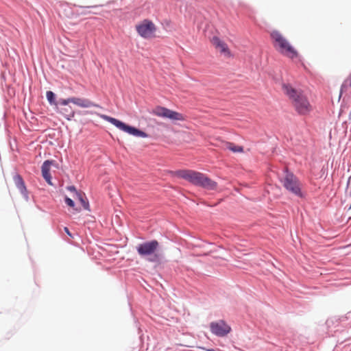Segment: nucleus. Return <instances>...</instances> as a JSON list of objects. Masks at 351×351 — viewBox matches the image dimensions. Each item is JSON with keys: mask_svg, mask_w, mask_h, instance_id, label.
<instances>
[{"mask_svg": "<svg viewBox=\"0 0 351 351\" xmlns=\"http://www.w3.org/2000/svg\"><path fill=\"white\" fill-rule=\"evenodd\" d=\"M171 174L186 180L193 186L207 191H215L218 186L217 182L212 180L206 174L195 170L189 169H178L172 171Z\"/></svg>", "mask_w": 351, "mask_h": 351, "instance_id": "1", "label": "nucleus"}, {"mask_svg": "<svg viewBox=\"0 0 351 351\" xmlns=\"http://www.w3.org/2000/svg\"><path fill=\"white\" fill-rule=\"evenodd\" d=\"M136 250L141 258L149 263L160 264L164 259L159 242L156 239L139 243L136 247Z\"/></svg>", "mask_w": 351, "mask_h": 351, "instance_id": "2", "label": "nucleus"}, {"mask_svg": "<svg viewBox=\"0 0 351 351\" xmlns=\"http://www.w3.org/2000/svg\"><path fill=\"white\" fill-rule=\"evenodd\" d=\"M97 115L101 119L111 123L114 127H116L117 129L120 130L121 131H122L128 134H130V135L135 136V137L143 138H147L149 136V135L145 131H143L135 126L128 124L121 120H119L118 119H116L114 117H110V116H108L106 114L97 113Z\"/></svg>", "mask_w": 351, "mask_h": 351, "instance_id": "3", "label": "nucleus"}, {"mask_svg": "<svg viewBox=\"0 0 351 351\" xmlns=\"http://www.w3.org/2000/svg\"><path fill=\"white\" fill-rule=\"evenodd\" d=\"M283 172L285 177L279 180L283 187L290 193L304 198L305 195L302 192L299 178L288 167H285Z\"/></svg>", "mask_w": 351, "mask_h": 351, "instance_id": "4", "label": "nucleus"}, {"mask_svg": "<svg viewBox=\"0 0 351 351\" xmlns=\"http://www.w3.org/2000/svg\"><path fill=\"white\" fill-rule=\"evenodd\" d=\"M271 37L278 44L280 53L291 60L299 58L301 60L302 57L299 55L298 51L278 31H273L271 33Z\"/></svg>", "mask_w": 351, "mask_h": 351, "instance_id": "5", "label": "nucleus"}, {"mask_svg": "<svg viewBox=\"0 0 351 351\" xmlns=\"http://www.w3.org/2000/svg\"><path fill=\"white\" fill-rule=\"evenodd\" d=\"M153 113L158 117L169 119L173 122L184 121L185 120V117L182 113L161 106H157L153 110Z\"/></svg>", "mask_w": 351, "mask_h": 351, "instance_id": "6", "label": "nucleus"}, {"mask_svg": "<svg viewBox=\"0 0 351 351\" xmlns=\"http://www.w3.org/2000/svg\"><path fill=\"white\" fill-rule=\"evenodd\" d=\"M210 332L218 337H226L232 331V328L224 319H218L210 323Z\"/></svg>", "mask_w": 351, "mask_h": 351, "instance_id": "7", "label": "nucleus"}, {"mask_svg": "<svg viewBox=\"0 0 351 351\" xmlns=\"http://www.w3.org/2000/svg\"><path fill=\"white\" fill-rule=\"evenodd\" d=\"M137 33L143 38L151 37L156 30L154 23L149 20L144 19L140 24L136 26Z\"/></svg>", "mask_w": 351, "mask_h": 351, "instance_id": "8", "label": "nucleus"}, {"mask_svg": "<svg viewBox=\"0 0 351 351\" xmlns=\"http://www.w3.org/2000/svg\"><path fill=\"white\" fill-rule=\"evenodd\" d=\"M292 102L295 111L300 115H305L311 110L310 103L304 93Z\"/></svg>", "mask_w": 351, "mask_h": 351, "instance_id": "9", "label": "nucleus"}, {"mask_svg": "<svg viewBox=\"0 0 351 351\" xmlns=\"http://www.w3.org/2000/svg\"><path fill=\"white\" fill-rule=\"evenodd\" d=\"M56 164L53 160H46L41 166V174L45 182L50 186H53L52 182V176L50 173L51 165Z\"/></svg>", "mask_w": 351, "mask_h": 351, "instance_id": "10", "label": "nucleus"}, {"mask_svg": "<svg viewBox=\"0 0 351 351\" xmlns=\"http://www.w3.org/2000/svg\"><path fill=\"white\" fill-rule=\"evenodd\" d=\"M282 89L283 90L284 94L291 101H293L296 98L300 96V95L303 94V91L302 90H298L295 88H293L291 84L289 83L283 82L282 84Z\"/></svg>", "mask_w": 351, "mask_h": 351, "instance_id": "11", "label": "nucleus"}, {"mask_svg": "<svg viewBox=\"0 0 351 351\" xmlns=\"http://www.w3.org/2000/svg\"><path fill=\"white\" fill-rule=\"evenodd\" d=\"M212 42L215 48L219 49L221 53L228 57L232 56L228 45L224 41L221 40L218 36H214L213 37Z\"/></svg>", "mask_w": 351, "mask_h": 351, "instance_id": "12", "label": "nucleus"}, {"mask_svg": "<svg viewBox=\"0 0 351 351\" xmlns=\"http://www.w3.org/2000/svg\"><path fill=\"white\" fill-rule=\"evenodd\" d=\"M71 103H73L75 105H77V106L82 107V108H90V107H96V108H100L101 106L95 104L90 100L85 98H80V97H70Z\"/></svg>", "mask_w": 351, "mask_h": 351, "instance_id": "13", "label": "nucleus"}, {"mask_svg": "<svg viewBox=\"0 0 351 351\" xmlns=\"http://www.w3.org/2000/svg\"><path fill=\"white\" fill-rule=\"evenodd\" d=\"M57 113L62 114L66 120L71 121L75 117V111L71 106H67L55 110Z\"/></svg>", "mask_w": 351, "mask_h": 351, "instance_id": "14", "label": "nucleus"}, {"mask_svg": "<svg viewBox=\"0 0 351 351\" xmlns=\"http://www.w3.org/2000/svg\"><path fill=\"white\" fill-rule=\"evenodd\" d=\"M12 178H13L14 184H15L16 187L17 188V189L19 191V192H21L22 191H25V189H27V186H26L25 182L24 181V179L16 171H15L13 173Z\"/></svg>", "mask_w": 351, "mask_h": 351, "instance_id": "15", "label": "nucleus"}, {"mask_svg": "<svg viewBox=\"0 0 351 351\" xmlns=\"http://www.w3.org/2000/svg\"><path fill=\"white\" fill-rule=\"evenodd\" d=\"M350 318H351V312H348L346 315L343 316H335L333 317H330L326 320V324L328 327L335 324L337 326L339 323L344 322L345 320L348 319Z\"/></svg>", "mask_w": 351, "mask_h": 351, "instance_id": "16", "label": "nucleus"}, {"mask_svg": "<svg viewBox=\"0 0 351 351\" xmlns=\"http://www.w3.org/2000/svg\"><path fill=\"white\" fill-rule=\"evenodd\" d=\"M79 202H80L81 205L84 208V210L90 211V204L89 202L85 195V193H82L81 192L80 193H77V195L76 196Z\"/></svg>", "mask_w": 351, "mask_h": 351, "instance_id": "17", "label": "nucleus"}, {"mask_svg": "<svg viewBox=\"0 0 351 351\" xmlns=\"http://www.w3.org/2000/svg\"><path fill=\"white\" fill-rule=\"evenodd\" d=\"M46 98L50 106H53V108L57 106V96L55 93L51 90L46 92Z\"/></svg>", "mask_w": 351, "mask_h": 351, "instance_id": "18", "label": "nucleus"}, {"mask_svg": "<svg viewBox=\"0 0 351 351\" xmlns=\"http://www.w3.org/2000/svg\"><path fill=\"white\" fill-rule=\"evenodd\" d=\"M227 149L233 153H243L244 152V148L243 146L237 145L231 142L227 143Z\"/></svg>", "mask_w": 351, "mask_h": 351, "instance_id": "19", "label": "nucleus"}, {"mask_svg": "<svg viewBox=\"0 0 351 351\" xmlns=\"http://www.w3.org/2000/svg\"><path fill=\"white\" fill-rule=\"evenodd\" d=\"M64 200L66 206L71 208L75 212L80 213L81 211V208L76 206L75 201L69 197L67 195L64 196Z\"/></svg>", "mask_w": 351, "mask_h": 351, "instance_id": "20", "label": "nucleus"}, {"mask_svg": "<svg viewBox=\"0 0 351 351\" xmlns=\"http://www.w3.org/2000/svg\"><path fill=\"white\" fill-rule=\"evenodd\" d=\"M75 6L79 7L80 8H82L83 10V11L81 12V14L86 15V14H90V13L94 14H97L98 13L96 12H91V11H88L87 10L90 9V8H97L99 7H102L103 5H91V6H82V5H75Z\"/></svg>", "mask_w": 351, "mask_h": 351, "instance_id": "21", "label": "nucleus"}, {"mask_svg": "<svg viewBox=\"0 0 351 351\" xmlns=\"http://www.w3.org/2000/svg\"><path fill=\"white\" fill-rule=\"evenodd\" d=\"M69 103H71L70 97L66 99L60 98L58 99L57 106L54 108V110H56L60 108H62V106H67Z\"/></svg>", "mask_w": 351, "mask_h": 351, "instance_id": "22", "label": "nucleus"}, {"mask_svg": "<svg viewBox=\"0 0 351 351\" xmlns=\"http://www.w3.org/2000/svg\"><path fill=\"white\" fill-rule=\"evenodd\" d=\"M348 108V104L346 103L345 101V99H343V101L341 104V106H340V110H339V115H341L343 114L346 110H347Z\"/></svg>", "mask_w": 351, "mask_h": 351, "instance_id": "23", "label": "nucleus"}, {"mask_svg": "<svg viewBox=\"0 0 351 351\" xmlns=\"http://www.w3.org/2000/svg\"><path fill=\"white\" fill-rule=\"evenodd\" d=\"M348 88V81H344L342 84L341 85V88H340V93H339V99H340V98L342 96V94H343V92L345 89H347Z\"/></svg>", "mask_w": 351, "mask_h": 351, "instance_id": "24", "label": "nucleus"}, {"mask_svg": "<svg viewBox=\"0 0 351 351\" xmlns=\"http://www.w3.org/2000/svg\"><path fill=\"white\" fill-rule=\"evenodd\" d=\"M66 189L72 193H75V195H77V193H80V192L78 191L76 189V187L74 185H70L66 187Z\"/></svg>", "mask_w": 351, "mask_h": 351, "instance_id": "25", "label": "nucleus"}, {"mask_svg": "<svg viewBox=\"0 0 351 351\" xmlns=\"http://www.w3.org/2000/svg\"><path fill=\"white\" fill-rule=\"evenodd\" d=\"M161 24L162 25V26H164L165 27H171V20L169 19H163Z\"/></svg>", "mask_w": 351, "mask_h": 351, "instance_id": "26", "label": "nucleus"}, {"mask_svg": "<svg viewBox=\"0 0 351 351\" xmlns=\"http://www.w3.org/2000/svg\"><path fill=\"white\" fill-rule=\"evenodd\" d=\"M20 193H21V194L22 195V196L23 197V198L25 199V200L26 202H29V193H28L27 189H25V191H21Z\"/></svg>", "mask_w": 351, "mask_h": 351, "instance_id": "27", "label": "nucleus"}, {"mask_svg": "<svg viewBox=\"0 0 351 351\" xmlns=\"http://www.w3.org/2000/svg\"><path fill=\"white\" fill-rule=\"evenodd\" d=\"M64 232H65L68 236H69V237H71V238H73V234H71V232H70V230H69V228H67V227H64Z\"/></svg>", "mask_w": 351, "mask_h": 351, "instance_id": "28", "label": "nucleus"}, {"mask_svg": "<svg viewBox=\"0 0 351 351\" xmlns=\"http://www.w3.org/2000/svg\"><path fill=\"white\" fill-rule=\"evenodd\" d=\"M345 81H348V86L351 87V73L350 74L348 79H346Z\"/></svg>", "mask_w": 351, "mask_h": 351, "instance_id": "29", "label": "nucleus"}, {"mask_svg": "<svg viewBox=\"0 0 351 351\" xmlns=\"http://www.w3.org/2000/svg\"><path fill=\"white\" fill-rule=\"evenodd\" d=\"M202 350H204L205 351H217L216 350L213 348H201Z\"/></svg>", "mask_w": 351, "mask_h": 351, "instance_id": "30", "label": "nucleus"}, {"mask_svg": "<svg viewBox=\"0 0 351 351\" xmlns=\"http://www.w3.org/2000/svg\"><path fill=\"white\" fill-rule=\"evenodd\" d=\"M51 166H53L56 168H58V163L56 162V164L51 165Z\"/></svg>", "mask_w": 351, "mask_h": 351, "instance_id": "31", "label": "nucleus"}, {"mask_svg": "<svg viewBox=\"0 0 351 351\" xmlns=\"http://www.w3.org/2000/svg\"><path fill=\"white\" fill-rule=\"evenodd\" d=\"M348 119H349V120L351 121V110H350V112L349 115H348Z\"/></svg>", "mask_w": 351, "mask_h": 351, "instance_id": "32", "label": "nucleus"}, {"mask_svg": "<svg viewBox=\"0 0 351 351\" xmlns=\"http://www.w3.org/2000/svg\"><path fill=\"white\" fill-rule=\"evenodd\" d=\"M206 243H208V245H213V243L212 242H207Z\"/></svg>", "mask_w": 351, "mask_h": 351, "instance_id": "33", "label": "nucleus"}, {"mask_svg": "<svg viewBox=\"0 0 351 351\" xmlns=\"http://www.w3.org/2000/svg\"><path fill=\"white\" fill-rule=\"evenodd\" d=\"M343 124H347V121H344Z\"/></svg>", "mask_w": 351, "mask_h": 351, "instance_id": "34", "label": "nucleus"}, {"mask_svg": "<svg viewBox=\"0 0 351 351\" xmlns=\"http://www.w3.org/2000/svg\"><path fill=\"white\" fill-rule=\"evenodd\" d=\"M349 196L351 197V191L349 193Z\"/></svg>", "mask_w": 351, "mask_h": 351, "instance_id": "35", "label": "nucleus"}]
</instances>
